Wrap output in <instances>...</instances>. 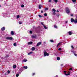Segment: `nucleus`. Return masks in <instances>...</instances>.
<instances>
[{"label": "nucleus", "mask_w": 77, "mask_h": 77, "mask_svg": "<svg viewBox=\"0 0 77 77\" xmlns=\"http://www.w3.org/2000/svg\"><path fill=\"white\" fill-rule=\"evenodd\" d=\"M21 7H22V8H24V5H21Z\"/></svg>", "instance_id": "2f4dec72"}, {"label": "nucleus", "mask_w": 77, "mask_h": 77, "mask_svg": "<svg viewBox=\"0 0 77 77\" xmlns=\"http://www.w3.org/2000/svg\"><path fill=\"white\" fill-rule=\"evenodd\" d=\"M41 24L42 25H43V26L44 25V23H43V22H41Z\"/></svg>", "instance_id": "e433bc0d"}, {"label": "nucleus", "mask_w": 77, "mask_h": 77, "mask_svg": "<svg viewBox=\"0 0 77 77\" xmlns=\"http://www.w3.org/2000/svg\"><path fill=\"white\" fill-rule=\"evenodd\" d=\"M44 16H45V17H47V14L46 13H45L44 14Z\"/></svg>", "instance_id": "cd10ccee"}, {"label": "nucleus", "mask_w": 77, "mask_h": 77, "mask_svg": "<svg viewBox=\"0 0 77 77\" xmlns=\"http://www.w3.org/2000/svg\"><path fill=\"white\" fill-rule=\"evenodd\" d=\"M20 18V15H18L17 17V19L18 18Z\"/></svg>", "instance_id": "bb28decb"}, {"label": "nucleus", "mask_w": 77, "mask_h": 77, "mask_svg": "<svg viewBox=\"0 0 77 77\" xmlns=\"http://www.w3.org/2000/svg\"><path fill=\"white\" fill-rule=\"evenodd\" d=\"M23 68L24 69H27V66H24Z\"/></svg>", "instance_id": "aec40b11"}, {"label": "nucleus", "mask_w": 77, "mask_h": 77, "mask_svg": "<svg viewBox=\"0 0 77 77\" xmlns=\"http://www.w3.org/2000/svg\"><path fill=\"white\" fill-rule=\"evenodd\" d=\"M57 59L58 60H60V57H58L57 58Z\"/></svg>", "instance_id": "412c9836"}, {"label": "nucleus", "mask_w": 77, "mask_h": 77, "mask_svg": "<svg viewBox=\"0 0 77 77\" xmlns=\"http://www.w3.org/2000/svg\"><path fill=\"white\" fill-rule=\"evenodd\" d=\"M36 37V36L35 35H32V38H35Z\"/></svg>", "instance_id": "b1692460"}, {"label": "nucleus", "mask_w": 77, "mask_h": 77, "mask_svg": "<svg viewBox=\"0 0 77 77\" xmlns=\"http://www.w3.org/2000/svg\"><path fill=\"white\" fill-rule=\"evenodd\" d=\"M68 23V21H66V23Z\"/></svg>", "instance_id": "8fccbe9b"}, {"label": "nucleus", "mask_w": 77, "mask_h": 77, "mask_svg": "<svg viewBox=\"0 0 77 77\" xmlns=\"http://www.w3.org/2000/svg\"><path fill=\"white\" fill-rule=\"evenodd\" d=\"M7 72L8 73V74H10V73H11V72H10V71L9 70H8L7 71Z\"/></svg>", "instance_id": "473e14b6"}, {"label": "nucleus", "mask_w": 77, "mask_h": 77, "mask_svg": "<svg viewBox=\"0 0 77 77\" xmlns=\"http://www.w3.org/2000/svg\"><path fill=\"white\" fill-rule=\"evenodd\" d=\"M71 48H73V49L74 48V47H73V46H71Z\"/></svg>", "instance_id": "c03bdc74"}, {"label": "nucleus", "mask_w": 77, "mask_h": 77, "mask_svg": "<svg viewBox=\"0 0 77 77\" xmlns=\"http://www.w3.org/2000/svg\"><path fill=\"white\" fill-rule=\"evenodd\" d=\"M41 5H39V9H41Z\"/></svg>", "instance_id": "c85d7f7f"}, {"label": "nucleus", "mask_w": 77, "mask_h": 77, "mask_svg": "<svg viewBox=\"0 0 77 77\" xmlns=\"http://www.w3.org/2000/svg\"><path fill=\"white\" fill-rule=\"evenodd\" d=\"M13 45L14 46H15V47H16V46H17V43H14V44Z\"/></svg>", "instance_id": "393cba45"}, {"label": "nucleus", "mask_w": 77, "mask_h": 77, "mask_svg": "<svg viewBox=\"0 0 77 77\" xmlns=\"http://www.w3.org/2000/svg\"><path fill=\"white\" fill-rule=\"evenodd\" d=\"M33 43V42H29L28 43V44H29V45H30V44H32Z\"/></svg>", "instance_id": "9d476101"}, {"label": "nucleus", "mask_w": 77, "mask_h": 77, "mask_svg": "<svg viewBox=\"0 0 77 77\" xmlns=\"http://www.w3.org/2000/svg\"><path fill=\"white\" fill-rule=\"evenodd\" d=\"M65 10L66 13L68 14H69L70 13V10H69V9L68 8H66Z\"/></svg>", "instance_id": "f257e3e1"}, {"label": "nucleus", "mask_w": 77, "mask_h": 77, "mask_svg": "<svg viewBox=\"0 0 77 77\" xmlns=\"http://www.w3.org/2000/svg\"><path fill=\"white\" fill-rule=\"evenodd\" d=\"M53 15H55L56 13H55V12H54V13H53Z\"/></svg>", "instance_id": "79ce46f5"}, {"label": "nucleus", "mask_w": 77, "mask_h": 77, "mask_svg": "<svg viewBox=\"0 0 77 77\" xmlns=\"http://www.w3.org/2000/svg\"><path fill=\"white\" fill-rule=\"evenodd\" d=\"M54 2L55 3H57L58 1L57 0H54Z\"/></svg>", "instance_id": "4be33fe9"}, {"label": "nucleus", "mask_w": 77, "mask_h": 77, "mask_svg": "<svg viewBox=\"0 0 77 77\" xmlns=\"http://www.w3.org/2000/svg\"><path fill=\"white\" fill-rule=\"evenodd\" d=\"M72 31H70L68 32L69 35H72Z\"/></svg>", "instance_id": "39448f33"}, {"label": "nucleus", "mask_w": 77, "mask_h": 77, "mask_svg": "<svg viewBox=\"0 0 77 77\" xmlns=\"http://www.w3.org/2000/svg\"><path fill=\"white\" fill-rule=\"evenodd\" d=\"M72 52L74 54V55H75V56H77V54L75 53V51H72Z\"/></svg>", "instance_id": "0eeeda50"}, {"label": "nucleus", "mask_w": 77, "mask_h": 77, "mask_svg": "<svg viewBox=\"0 0 77 77\" xmlns=\"http://www.w3.org/2000/svg\"><path fill=\"white\" fill-rule=\"evenodd\" d=\"M30 33L31 34H32V31H30Z\"/></svg>", "instance_id": "4c0bfd02"}, {"label": "nucleus", "mask_w": 77, "mask_h": 77, "mask_svg": "<svg viewBox=\"0 0 77 77\" xmlns=\"http://www.w3.org/2000/svg\"><path fill=\"white\" fill-rule=\"evenodd\" d=\"M34 50H35V48L34 47H32V51H34Z\"/></svg>", "instance_id": "4468645a"}, {"label": "nucleus", "mask_w": 77, "mask_h": 77, "mask_svg": "<svg viewBox=\"0 0 77 77\" xmlns=\"http://www.w3.org/2000/svg\"><path fill=\"white\" fill-rule=\"evenodd\" d=\"M38 17H40V18H42V16H41L40 14L38 15Z\"/></svg>", "instance_id": "c756f323"}, {"label": "nucleus", "mask_w": 77, "mask_h": 77, "mask_svg": "<svg viewBox=\"0 0 77 77\" xmlns=\"http://www.w3.org/2000/svg\"><path fill=\"white\" fill-rule=\"evenodd\" d=\"M41 13H43V11H41Z\"/></svg>", "instance_id": "de8ad7c7"}, {"label": "nucleus", "mask_w": 77, "mask_h": 77, "mask_svg": "<svg viewBox=\"0 0 77 77\" xmlns=\"http://www.w3.org/2000/svg\"><path fill=\"white\" fill-rule=\"evenodd\" d=\"M16 77H18V76H19V74H17L16 75Z\"/></svg>", "instance_id": "7c9ffc66"}, {"label": "nucleus", "mask_w": 77, "mask_h": 77, "mask_svg": "<svg viewBox=\"0 0 77 77\" xmlns=\"http://www.w3.org/2000/svg\"><path fill=\"white\" fill-rule=\"evenodd\" d=\"M27 60L24 59L23 60V61H22V62H27Z\"/></svg>", "instance_id": "ddd939ff"}, {"label": "nucleus", "mask_w": 77, "mask_h": 77, "mask_svg": "<svg viewBox=\"0 0 77 77\" xmlns=\"http://www.w3.org/2000/svg\"><path fill=\"white\" fill-rule=\"evenodd\" d=\"M43 27L45 29H47V27L46 26H45V25H43Z\"/></svg>", "instance_id": "5701e85b"}, {"label": "nucleus", "mask_w": 77, "mask_h": 77, "mask_svg": "<svg viewBox=\"0 0 77 77\" xmlns=\"http://www.w3.org/2000/svg\"><path fill=\"white\" fill-rule=\"evenodd\" d=\"M6 74L5 73V75H6Z\"/></svg>", "instance_id": "5fc2aeb1"}, {"label": "nucleus", "mask_w": 77, "mask_h": 77, "mask_svg": "<svg viewBox=\"0 0 77 77\" xmlns=\"http://www.w3.org/2000/svg\"><path fill=\"white\" fill-rule=\"evenodd\" d=\"M76 18H77V16H76Z\"/></svg>", "instance_id": "864d4df0"}, {"label": "nucleus", "mask_w": 77, "mask_h": 77, "mask_svg": "<svg viewBox=\"0 0 77 77\" xmlns=\"http://www.w3.org/2000/svg\"><path fill=\"white\" fill-rule=\"evenodd\" d=\"M54 26L55 28H56V29H57V26H56V25H54Z\"/></svg>", "instance_id": "72a5a7b5"}, {"label": "nucleus", "mask_w": 77, "mask_h": 77, "mask_svg": "<svg viewBox=\"0 0 77 77\" xmlns=\"http://www.w3.org/2000/svg\"><path fill=\"white\" fill-rule=\"evenodd\" d=\"M51 2V0H49L48 2Z\"/></svg>", "instance_id": "37998d69"}, {"label": "nucleus", "mask_w": 77, "mask_h": 77, "mask_svg": "<svg viewBox=\"0 0 77 77\" xmlns=\"http://www.w3.org/2000/svg\"><path fill=\"white\" fill-rule=\"evenodd\" d=\"M17 66L16 65H14L13 66V68H15Z\"/></svg>", "instance_id": "f3484780"}, {"label": "nucleus", "mask_w": 77, "mask_h": 77, "mask_svg": "<svg viewBox=\"0 0 77 77\" xmlns=\"http://www.w3.org/2000/svg\"><path fill=\"white\" fill-rule=\"evenodd\" d=\"M56 77H58V75H56Z\"/></svg>", "instance_id": "3c124183"}, {"label": "nucleus", "mask_w": 77, "mask_h": 77, "mask_svg": "<svg viewBox=\"0 0 77 77\" xmlns=\"http://www.w3.org/2000/svg\"><path fill=\"white\" fill-rule=\"evenodd\" d=\"M74 23H75V24H77V19L76 18L75 20H74Z\"/></svg>", "instance_id": "6e6552de"}, {"label": "nucleus", "mask_w": 77, "mask_h": 77, "mask_svg": "<svg viewBox=\"0 0 77 77\" xmlns=\"http://www.w3.org/2000/svg\"><path fill=\"white\" fill-rule=\"evenodd\" d=\"M1 6L0 5V7H1Z\"/></svg>", "instance_id": "6e6d98bb"}, {"label": "nucleus", "mask_w": 77, "mask_h": 77, "mask_svg": "<svg viewBox=\"0 0 77 77\" xmlns=\"http://www.w3.org/2000/svg\"><path fill=\"white\" fill-rule=\"evenodd\" d=\"M14 31H11V35H14Z\"/></svg>", "instance_id": "9b49d317"}, {"label": "nucleus", "mask_w": 77, "mask_h": 77, "mask_svg": "<svg viewBox=\"0 0 77 77\" xmlns=\"http://www.w3.org/2000/svg\"><path fill=\"white\" fill-rule=\"evenodd\" d=\"M32 53H33V52H31L28 54V55H30V54H32Z\"/></svg>", "instance_id": "2eb2a0df"}, {"label": "nucleus", "mask_w": 77, "mask_h": 77, "mask_svg": "<svg viewBox=\"0 0 77 77\" xmlns=\"http://www.w3.org/2000/svg\"><path fill=\"white\" fill-rule=\"evenodd\" d=\"M71 17H72L73 16V14H71Z\"/></svg>", "instance_id": "49530a36"}, {"label": "nucleus", "mask_w": 77, "mask_h": 77, "mask_svg": "<svg viewBox=\"0 0 77 77\" xmlns=\"http://www.w3.org/2000/svg\"><path fill=\"white\" fill-rule=\"evenodd\" d=\"M35 75V73H33V74H32V75L33 76V75Z\"/></svg>", "instance_id": "a18cd8bd"}, {"label": "nucleus", "mask_w": 77, "mask_h": 77, "mask_svg": "<svg viewBox=\"0 0 77 77\" xmlns=\"http://www.w3.org/2000/svg\"><path fill=\"white\" fill-rule=\"evenodd\" d=\"M52 11H53L54 12H56V10L54 8H53L52 9Z\"/></svg>", "instance_id": "a211bd4d"}, {"label": "nucleus", "mask_w": 77, "mask_h": 77, "mask_svg": "<svg viewBox=\"0 0 77 77\" xmlns=\"http://www.w3.org/2000/svg\"><path fill=\"white\" fill-rule=\"evenodd\" d=\"M71 23H73V22H74V19L72 18L71 19Z\"/></svg>", "instance_id": "1a4fd4ad"}, {"label": "nucleus", "mask_w": 77, "mask_h": 77, "mask_svg": "<svg viewBox=\"0 0 77 77\" xmlns=\"http://www.w3.org/2000/svg\"><path fill=\"white\" fill-rule=\"evenodd\" d=\"M61 43H62V42L59 43L57 45V47H58V46H59V45H60V44H61Z\"/></svg>", "instance_id": "6ab92c4d"}, {"label": "nucleus", "mask_w": 77, "mask_h": 77, "mask_svg": "<svg viewBox=\"0 0 77 77\" xmlns=\"http://www.w3.org/2000/svg\"><path fill=\"white\" fill-rule=\"evenodd\" d=\"M1 30L2 31H3L5 30V27H3L1 28Z\"/></svg>", "instance_id": "f8f14e48"}, {"label": "nucleus", "mask_w": 77, "mask_h": 77, "mask_svg": "<svg viewBox=\"0 0 77 77\" xmlns=\"http://www.w3.org/2000/svg\"><path fill=\"white\" fill-rule=\"evenodd\" d=\"M64 72L65 73V75H69V73L66 74V71H64Z\"/></svg>", "instance_id": "20e7f679"}, {"label": "nucleus", "mask_w": 77, "mask_h": 77, "mask_svg": "<svg viewBox=\"0 0 77 77\" xmlns=\"http://www.w3.org/2000/svg\"><path fill=\"white\" fill-rule=\"evenodd\" d=\"M6 39H8L9 40H12V38L11 37H7L6 38Z\"/></svg>", "instance_id": "7ed1b4c3"}, {"label": "nucleus", "mask_w": 77, "mask_h": 77, "mask_svg": "<svg viewBox=\"0 0 77 77\" xmlns=\"http://www.w3.org/2000/svg\"><path fill=\"white\" fill-rule=\"evenodd\" d=\"M57 12H59V10H57Z\"/></svg>", "instance_id": "09e8293b"}, {"label": "nucleus", "mask_w": 77, "mask_h": 77, "mask_svg": "<svg viewBox=\"0 0 77 77\" xmlns=\"http://www.w3.org/2000/svg\"><path fill=\"white\" fill-rule=\"evenodd\" d=\"M58 50H59V51H60L62 50V48H59L58 49Z\"/></svg>", "instance_id": "f704fd0d"}, {"label": "nucleus", "mask_w": 77, "mask_h": 77, "mask_svg": "<svg viewBox=\"0 0 77 77\" xmlns=\"http://www.w3.org/2000/svg\"><path fill=\"white\" fill-rule=\"evenodd\" d=\"M48 8H45V10H46V11H47L48 10Z\"/></svg>", "instance_id": "a19ab883"}, {"label": "nucleus", "mask_w": 77, "mask_h": 77, "mask_svg": "<svg viewBox=\"0 0 77 77\" xmlns=\"http://www.w3.org/2000/svg\"><path fill=\"white\" fill-rule=\"evenodd\" d=\"M50 41L51 42H54V41L53 40H51Z\"/></svg>", "instance_id": "c9c22d12"}, {"label": "nucleus", "mask_w": 77, "mask_h": 77, "mask_svg": "<svg viewBox=\"0 0 77 77\" xmlns=\"http://www.w3.org/2000/svg\"><path fill=\"white\" fill-rule=\"evenodd\" d=\"M9 55H7L5 57H9Z\"/></svg>", "instance_id": "a878e982"}, {"label": "nucleus", "mask_w": 77, "mask_h": 77, "mask_svg": "<svg viewBox=\"0 0 77 77\" xmlns=\"http://www.w3.org/2000/svg\"><path fill=\"white\" fill-rule=\"evenodd\" d=\"M42 43L41 42H38L37 44V46H39V45H40Z\"/></svg>", "instance_id": "423d86ee"}, {"label": "nucleus", "mask_w": 77, "mask_h": 77, "mask_svg": "<svg viewBox=\"0 0 77 77\" xmlns=\"http://www.w3.org/2000/svg\"><path fill=\"white\" fill-rule=\"evenodd\" d=\"M61 66H63V64H61Z\"/></svg>", "instance_id": "603ef678"}, {"label": "nucleus", "mask_w": 77, "mask_h": 77, "mask_svg": "<svg viewBox=\"0 0 77 77\" xmlns=\"http://www.w3.org/2000/svg\"><path fill=\"white\" fill-rule=\"evenodd\" d=\"M49 56V54L47 53V52L45 51L44 53V56Z\"/></svg>", "instance_id": "f03ea898"}, {"label": "nucleus", "mask_w": 77, "mask_h": 77, "mask_svg": "<svg viewBox=\"0 0 77 77\" xmlns=\"http://www.w3.org/2000/svg\"><path fill=\"white\" fill-rule=\"evenodd\" d=\"M72 2H73V3L75 4V2H76V0H72Z\"/></svg>", "instance_id": "dca6fc26"}, {"label": "nucleus", "mask_w": 77, "mask_h": 77, "mask_svg": "<svg viewBox=\"0 0 77 77\" xmlns=\"http://www.w3.org/2000/svg\"><path fill=\"white\" fill-rule=\"evenodd\" d=\"M72 68H70L69 69V70L70 71H71V70H72Z\"/></svg>", "instance_id": "58836bf2"}, {"label": "nucleus", "mask_w": 77, "mask_h": 77, "mask_svg": "<svg viewBox=\"0 0 77 77\" xmlns=\"http://www.w3.org/2000/svg\"><path fill=\"white\" fill-rule=\"evenodd\" d=\"M19 23L20 24H22V23H21V22L20 21L19 22Z\"/></svg>", "instance_id": "ea45409f"}]
</instances>
